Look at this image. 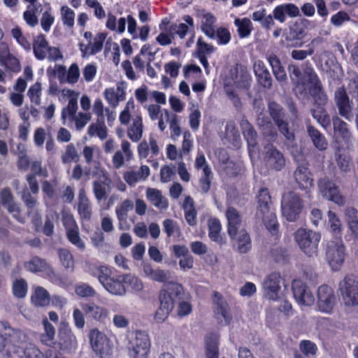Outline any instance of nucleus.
<instances>
[{"label": "nucleus", "instance_id": "nucleus-1", "mask_svg": "<svg viewBox=\"0 0 358 358\" xmlns=\"http://www.w3.org/2000/svg\"><path fill=\"white\" fill-rule=\"evenodd\" d=\"M257 219L262 221L266 229L273 234L278 233L279 224L273 208L271 197L267 188H261L256 196Z\"/></svg>", "mask_w": 358, "mask_h": 358}, {"label": "nucleus", "instance_id": "nucleus-2", "mask_svg": "<svg viewBox=\"0 0 358 358\" xmlns=\"http://www.w3.org/2000/svg\"><path fill=\"white\" fill-rule=\"evenodd\" d=\"M288 71L292 81L299 83L301 90L300 94L307 99L313 97V68L310 62H307L302 67V71L299 66L289 64Z\"/></svg>", "mask_w": 358, "mask_h": 358}, {"label": "nucleus", "instance_id": "nucleus-3", "mask_svg": "<svg viewBox=\"0 0 358 358\" xmlns=\"http://www.w3.org/2000/svg\"><path fill=\"white\" fill-rule=\"evenodd\" d=\"M143 272L151 280L163 282L164 288L162 290H167L171 292V294H174L176 297L181 294L182 287L180 284L173 280L172 273L170 271L159 268L155 269L150 264H145L143 265Z\"/></svg>", "mask_w": 358, "mask_h": 358}, {"label": "nucleus", "instance_id": "nucleus-4", "mask_svg": "<svg viewBox=\"0 0 358 358\" xmlns=\"http://www.w3.org/2000/svg\"><path fill=\"white\" fill-rule=\"evenodd\" d=\"M90 344L93 352L99 358H108L113 352V344L106 334L97 328L92 329L88 334Z\"/></svg>", "mask_w": 358, "mask_h": 358}, {"label": "nucleus", "instance_id": "nucleus-5", "mask_svg": "<svg viewBox=\"0 0 358 358\" xmlns=\"http://www.w3.org/2000/svg\"><path fill=\"white\" fill-rule=\"evenodd\" d=\"M268 112L280 134L288 141H294V134L290 129L289 122L285 120V110L283 107L275 101H269Z\"/></svg>", "mask_w": 358, "mask_h": 358}, {"label": "nucleus", "instance_id": "nucleus-6", "mask_svg": "<svg viewBox=\"0 0 358 358\" xmlns=\"http://www.w3.org/2000/svg\"><path fill=\"white\" fill-rule=\"evenodd\" d=\"M342 300L345 306H358V278L353 274H348L339 283Z\"/></svg>", "mask_w": 358, "mask_h": 358}, {"label": "nucleus", "instance_id": "nucleus-7", "mask_svg": "<svg viewBox=\"0 0 358 358\" xmlns=\"http://www.w3.org/2000/svg\"><path fill=\"white\" fill-rule=\"evenodd\" d=\"M302 208L301 200L296 193L289 192L283 194L281 210L282 215L287 221H296L299 217Z\"/></svg>", "mask_w": 358, "mask_h": 358}, {"label": "nucleus", "instance_id": "nucleus-8", "mask_svg": "<svg viewBox=\"0 0 358 358\" xmlns=\"http://www.w3.org/2000/svg\"><path fill=\"white\" fill-rule=\"evenodd\" d=\"M345 248L341 238H336L327 243V260L333 271H339L345 261Z\"/></svg>", "mask_w": 358, "mask_h": 358}, {"label": "nucleus", "instance_id": "nucleus-9", "mask_svg": "<svg viewBox=\"0 0 358 358\" xmlns=\"http://www.w3.org/2000/svg\"><path fill=\"white\" fill-rule=\"evenodd\" d=\"M24 268L27 271L32 273H42L43 276L52 282H56L58 276L54 271L52 266L38 256L32 257L29 261L24 263Z\"/></svg>", "mask_w": 358, "mask_h": 358}, {"label": "nucleus", "instance_id": "nucleus-10", "mask_svg": "<svg viewBox=\"0 0 358 358\" xmlns=\"http://www.w3.org/2000/svg\"><path fill=\"white\" fill-rule=\"evenodd\" d=\"M130 358H147L150 351V340L147 334L143 331H137L135 338L130 343Z\"/></svg>", "mask_w": 358, "mask_h": 358}, {"label": "nucleus", "instance_id": "nucleus-11", "mask_svg": "<svg viewBox=\"0 0 358 358\" xmlns=\"http://www.w3.org/2000/svg\"><path fill=\"white\" fill-rule=\"evenodd\" d=\"M319 191L322 196L338 206L345 203V197L341 194L338 187L333 182L322 179L318 182Z\"/></svg>", "mask_w": 358, "mask_h": 358}, {"label": "nucleus", "instance_id": "nucleus-12", "mask_svg": "<svg viewBox=\"0 0 358 358\" xmlns=\"http://www.w3.org/2000/svg\"><path fill=\"white\" fill-rule=\"evenodd\" d=\"M334 101L340 115L348 121L353 119L352 103L344 87H338L334 94Z\"/></svg>", "mask_w": 358, "mask_h": 358}, {"label": "nucleus", "instance_id": "nucleus-13", "mask_svg": "<svg viewBox=\"0 0 358 358\" xmlns=\"http://www.w3.org/2000/svg\"><path fill=\"white\" fill-rule=\"evenodd\" d=\"M282 278L279 273L273 272L267 275L262 283L264 296L269 300L277 301L279 299L280 282Z\"/></svg>", "mask_w": 358, "mask_h": 358}, {"label": "nucleus", "instance_id": "nucleus-14", "mask_svg": "<svg viewBox=\"0 0 358 358\" xmlns=\"http://www.w3.org/2000/svg\"><path fill=\"white\" fill-rule=\"evenodd\" d=\"M264 150V160L267 167L276 171H280L285 166L282 153L271 144L266 145Z\"/></svg>", "mask_w": 358, "mask_h": 358}, {"label": "nucleus", "instance_id": "nucleus-15", "mask_svg": "<svg viewBox=\"0 0 358 358\" xmlns=\"http://www.w3.org/2000/svg\"><path fill=\"white\" fill-rule=\"evenodd\" d=\"M174 294L167 290H161L159 293L160 306L155 315V320L157 322H162L167 318L170 312L174 307Z\"/></svg>", "mask_w": 358, "mask_h": 358}, {"label": "nucleus", "instance_id": "nucleus-16", "mask_svg": "<svg viewBox=\"0 0 358 358\" xmlns=\"http://www.w3.org/2000/svg\"><path fill=\"white\" fill-rule=\"evenodd\" d=\"M240 127L242 131L244 139L248 143V148L250 155L255 152L258 146V134L255 127L250 123V122L243 118L240 122Z\"/></svg>", "mask_w": 358, "mask_h": 358}, {"label": "nucleus", "instance_id": "nucleus-17", "mask_svg": "<svg viewBox=\"0 0 358 358\" xmlns=\"http://www.w3.org/2000/svg\"><path fill=\"white\" fill-rule=\"evenodd\" d=\"M317 306L320 311L329 313L332 310L335 297L330 287L320 286L317 290Z\"/></svg>", "mask_w": 358, "mask_h": 358}, {"label": "nucleus", "instance_id": "nucleus-18", "mask_svg": "<svg viewBox=\"0 0 358 358\" xmlns=\"http://www.w3.org/2000/svg\"><path fill=\"white\" fill-rule=\"evenodd\" d=\"M234 250L240 254H246L252 248L250 236L247 231L241 229L236 234L229 236Z\"/></svg>", "mask_w": 358, "mask_h": 358}, {"label": "nucleus", "instance_id": "nucleus-19", "mask_svg": "<svg viewBox=\"0 0 358 358\" xmlns=\"http://www.w3.org/2000/svg\"><path fill=\"white\" fill-rule=\"evenodd\" d=\"M80 307L87 317L100 322H104L109 315V311L107 308L100 306L92 301L82 303Z\"/></svg>", "mask_w": 358, "mask_h": 358}, {"label": "nucleus", "instance_id": "nucleus-20", "mask_svg": "<svg viewBox=\"0 0 358 358\" xmlns=\"http://www.w3.org/2000/svg\"><path fill=\"white\" fill-rule=\"evenodd\" d=\"M22 336V331L11 328L6 322H0V351L5 348V342H17Z\"/></svg>", "mask_w": 358, "mask_h": 358}, {"label": "nucleus", "instance_id": "nucleus-21", "mask_svg": "<svg viewBox=\"0 0 358 358\" xmlns=\"http://www.w3.org/2000/svg\"><path fill=\"white\" fill-rule=\"evenodd\" d=\"M312 231L301 228L295 233V240L298 243L301 250L308 257L313 255V246L312 241Z\"/></svg>", "mask_w": 358, "mask_h": 358}, {"label": "nucleus", "instance_id": "nucleus-22", "mask_svg": "<svg viewBox=\"0 0 358 358\" xmlns=\"http://www.w3.org/2000/svg\"><path fill=\"white\" fill-rule=\"evenodd\" d=\"M292 292L294 298L301 303L306 306L313 304V296L307 287L300 280H294L292 282Z\"/></svg>", "mask_w": 358, "mask_h": 358}, {"label": "nucleus", "instance_id": "nucleus-23", "mask_svg": "<svg viewBox=\"0 0 358 358\" xmlns=\"http://www.w3.org/2000/svg\"><path fill=\"white\" fill-rule=\"evenodd\" d=\"M214 313L217 319L220 322H224L226 324L230 320L229 315V306L223 296L217 292H214Z\"/></svg>", "mask_w": 358, "mask_h": 358}, {"label": "nucleus", "instance_id": "nucleus-24", "mask_svg": "<svg viewBox=\"0 0 358 358\" xmlns=\"http://www.w3.org/2000/svg\"><path fill=\"white\" fill-rule=\"evenodd\" d=\"M254 72L258 83L268 90L272 88L273 79L271 75L263 62L258 60L254 64Z\"/></svg>", "mask_w": 358, "mask_h": 358}, {"label": "nucleus", "instance_id": "nucleus-25", "mask_svg": "<svg viewBox=\"0 0 358 358\" xmlns=\"http://www.w3.org/2000/svg\"><path fill=\"white\" fill-rule=\"evenodd\" d=\"M294 176L301 189H308L312 187L313 175L306 164H301L298 166L294 172Z\"/></svg>", "mask_w": 358, "mask_h": 358}, {"label": "nucleus", "instance_id": "nucleus-26", "mask_svg": "<svg viewBox=\"0 0 358 358\" xmlns=\"http://www.w3.org/2000/svg\"><path fill=\"white\" fill-rule=\"evenodd\" d=\"M226 217L228 222L227 232L229 236L236 234V232L241 229V217L238 211L234 207H228L226 211Z\"/></svg>", "mask_w": 358, "mask_h": 358}, {"label": "nucleus", "instance_id": "nucleus-27", "mask_svg": "<svg viewBox=\"0 0 358 358\" xmlns=\"http://www.w3.org/2000/svg\"><path fill=\"white\" fill-rule=\"evenodd\" d=\"M24 338V336L17 342H5V348L0 351L1 358H24V350L17 345Z\"/></svg>", "mask_w": 358, "mask_h": 358}, {"label": "nucleus", "instance_id": "nucleus-28", "mask_svg": "<svg viewBox=\"0 0 358 358\" xmlns=\"http://www.w3.org/2000/svg\"><path fill=\"white\" fill-rule=\"evenodd\" d=\"M146 197L158 209L166 210L169 207L167 199L157 189L148 187L146 190Z\"/></svg>", "mask_w": 358, "mask_h": 358}, {"label": "nucleus", "instance_id": "nucleus-29", "mask_svg": "<svg viewBox=\"0 0 358 358\" xmlns=\"http://www.w3.org/2000/svg\"><path fill=\"white\" fill-rule=\"evenodd\" d=\"M103 287L113 295L122 296L127 293L124 282L122 280V275H117L116 278L111 277V280H108Z\"/></svg>", "mask_w": 358, "mask_h": 358}, {"label": "nucleus", "instance_id": "nucleus-30", "mask_svg": "<svg viewBox=\"0 0 358 358\" xmlns=\"http://www.w3.org/2000/svg\"><path fill=\"white\" fill-rule=\"evenodd\" d=\"M150 175V168L143 165L137 171L131 170L124 173V179L130 185L134 186L141 180H145Z\"/></svg>", "mask_w": 358, "mask_h": 358}, {"label": "nucleus", "instance_id": "nucleus-31", "mask_svg": "<svg viewBox=\"0 0 358 358\" xmlns=\"http://www.w3.org/2000/svg\"><path fill=\"white\" fill-rule=\"evenodd\" d=\"M78 211L83 219L89 220L92 215V205L85 190L80 189L78 192Z\"/></svg>", "mask_w": 358, "mask_h": 358}, {"label": "nucleus", "instance_id": "nucleus-32", "mask_svg": "<svg viewBox=\"0 0 358 358\" xmlns=\"http://www.w3.org/2000/svg\"><path fill=\"white\" fill-rule=\"evenodd\" d=\"M345 220L350 234L358 240V211L352 207H348L345 210Z\"/></svg>", "mask_w": 358, "mask_h": 358}, {"label": "nucleus", "instance_id": "nucleus-33", "mask_svg": "<svg viewBox=\"0 0 358 358\" xmlns=\"http://www.w3.org/2000/svg\"><path fill=\"white\" fill-rule=\"evenodd\" d=\"M50 46L44 34H39L35 37L33 43L34 56L38 60H43L47 56Z\"/></svg>", "mask_w": 358, "mask_h": 358}, {"label": "nucleus", "instance_id": "nucleus-34", "mask_svg": "<svg viewBox=\"0 0 358 358\" xmlns=\"http://www.w3.org/2000/svg\"><path fill=\"white\" fill-rule=\"evenodd\" d=\"M143 132V125L142 117L139 115L134 116L132 119V123L128 127L127 136L133 142L139 141Z\"/></svg>", "mask_w": 358, "mask_h": 358}, {"label": "nucleus", "instance_id": "nucleus-35", "mask_svg": "<svg viewBox=\"0 0 358 358\" xmlns=\"http://www.w3.org/2000/svg\"><path fill=\"white\" fill-rule=\"evenodd\" d=\"M225 136L222 138L224 144L229 143L234 148H238L241 145V136L238 129L233 123H228L225 127Z\"/></svg>", "mask_w": 358, "mask_h": 358}, {"label": "nucleus", "instance_id": "nucleus-36", "mask_svg": "<svg viewBox=\"0 0 358 358\" xmlns=\"http://www.w3.org/2000/svg\"><path fill=\"white\" fill-rule=\"evenodd\" d=\"M332 121L335 135L337 137L342 138L346 143H348L351 138V134L348 124L337 116L333 117Z\"/></svg>", "mask_w": 358, "mask_h": 358}, {"label": "nucleus", "instance_id": "nucleus-37", "mask_svg": "<svg viewBox=\"0 0 358 358\" xmlns=\"http://www.w3.org/2000/svg\"><path fill=\"white\" fill-rule=\"evenodd\" d=\"M110 180L108 182L101 180H95L93 182V192L99 202L107 199L110 192Z\"/></svg>", "mask_w": 358, "mask_h": 358}, {"label": "nucleus", "instance_id": "nucleus-38", "mask_svg": "<svg viewBox=\"0 0 358 358\" xmlns=\"http://www.w3.org/2000/svg\"><path fill=\"white\" fill-rule=\"evenodd\" d=\"M215 17L212 14L208 13L203 15L201 30L211 39L215 38Z\"/></svg>", "mask_w": 358, "mask_h": 358}, {"label": "nucleus", "instance_id": "nucleus-39", "mask_svg": "<svg viewBox=\"0 0 358 358\" xmlns=\"http://www.w3.org/2000/svg\"><path fill=\"white\" fill-rule=\"evenodd\" d=\"M90 136H97L101 140H104L108 136L107 127L104 120H97L96 122L92 123L87 130Z\"/></svg>", "mask_w": 358, "mask_h": 358}, {"label": "nucleus", "instance_id": "nucleus-40", "mask_svg": "<svg viewBox=\"0 0 358 358\" xmlns=\"http://www.w3.org/2000/svg\"><path fill=\"white\" fill-rule=\"evenodd\" d=\"M31 301L38 306H45L50 303L49 293L42 287H38L31 296Z\"/></svg>", "mask_w": 358, "mask_h": 358}, {"label": "nucleus", "instance_id": "nucleus-41", "mask_svg": "<svg viewBox=\"0 0 358 358\" xmlns=\"http://www.w3.org/2000/svg\"><path fill=\"white\" fill-rule=\"evenodd\" d=\"M255 109L257 113V124L260 130L273 124L270 117L264 113L262 101H255Z\"/></svg>", "mask_w": 358, "mask_h": 358}, {"label": "nucleus", "instance_id": "nucleus-42", "mask_svg": "<svg viewBox=\"0 0 358 358\" xmlns=\"http://www.w3.org/2000/svg\"><path fill=\"white\" fill-rule=\"evenodd\" d=\"M234 24L238 28V36L241 38L248 37L253 29L250 20L247 17L237 18L235 20Z\"/></svg>", "mask_w": 358, "mask_h": 358}, {"label": "nucleus", "instance_id": "nucleus-43", "mask_svg": "<svg viewBox=\"0 0 358 358\" xmlns=\"http://www.w3.org/2000/svg\"><path fill=\"white\" fill-rule=\"evenodd\" d=\"M57 254L64 268L66 270L73 271L74 269V259L70 251L66 248H59L57 250Z\"/></svg>", "mask_w": 358, "mask_h": 358}, {"label": "nucleus", "instance_id": "nucleus-44", "mask_svg": "<svg viewBox=\"0 0 358 358\" xmlns=\"http://www.w3.org/2000/svg\"><path fill=\"white\" fill-rule=\"evenodd\" d=\"M45 332L41 335V341L47 345H51L55 335V327L47 320H43Z\"/></svg>", "mask_w": 358, "mask_h": 358}, {"label": "nucleus", "instance_id": "nucleus-45", "mask_svg": "<svg viewBox=\"0 0 358 358\" xmlns=\"http://www.w3.org/2000/svg\"><path fill=\"white\" fill-rule=\"evenodd\" d=\"M60 343L65 348H72L76 345V338L69 329H61L59 331Z\"/></svg>", "mask_w": 358, "mask_h": 358}, {"label": "nucleus", "instance_id": "nucleus-46", "mask_svg": "<svg viewBox=\"0 0 358 358\" xmlns=\"http://www.w3.org/2000/svg\"><path fill=\"white\" fill-rule=\"evenodd\" d=\"M63 164H69L72 162H77L80 159L78 151L73 143L66 145L65 152L61 156Z\"/></svg>", "mask_w": 358, "mask_h": 358}, {"label": "nucleus", "instance_id": "nucleus-47", "mask_svg": "<svg viewBox=\"0 0 358 358\" xmlns=\"http://www.w3.org/2000/svg\"><path fill=\"white\" fill-rule=\"evenodd\" d=\"M29 190L25 187L22 191L21 199L28 210V214H30L34 208L38 203L35 194H31Z\"/></svg>", "mask_w": 358, "mask_h": 358}, {"label": "nucleus", "instance_id": "nucleus-48", "mask_svg": "<svg viewBox=\"0 0 358 358\" xmlns=\"http://www.w3.org/2000/svg\"><path fill=\"white\" fill-rule=\"evenodd\" d=\"M327 96L322 88L321 83L315 75V103L323 106L327 103Z\"/></svg>", "mask_w": 358, "mask_h": 358}, {"label": "nucleus", "instance_id": "nucleus-49", "mask_svg": "<svg viewBox=\"0 0 358 358\" xmlns=\"http://www.w3.org/2000/svg\"><path fill=\"white\" fill-rule=\"evenodd\" d=\"M271 257L279 264H285L288 260V253L285 248L280 246H275L271 249Z\"/></svg>", "mask_w": 358, "mask_h": 358}, {"label": "nucleus", "instance_id": "nucleus-50", "mask_svg": "<svg viewBox=\"0 0 358 358\" xmlns=\"http://www.w3.org/2000/svg\"><path fill=\"white\" fill-rule=\"evenodd\" d=\"M134 208V203L131 200H124L120 206L116 208V214L120 222L126 220L127 218V213Z\"/></svg>", "mask_w": 358, "mask_h": 358}, {"label": "nucleus", "instance_id": "nucleus-51", "mask_svg": "<svg viewBox=\"0 0 358 358\" xmlns=\"http://www.w3.org/2000/svg\"><path fill=\"white\" fill-rule=\"evenodd\" d=\"M203 176L199 180L201 189L203 193H207L210 187L213 173L209 166L206 165L203 169Z\"/></svg>", "mask_w": 358, "mask_h": 358}, {"label": "nucleus", "instance_id": "nucleus-52", "mask_svg": "<svg viewBox=\"0 0 358 358\" xmlns=\"http://www.w3.org/2000/svg\"><path fill=\"white\" fill-rule=\"evenodd\" d=\"M220 231L221 224L217 219L208 220V236L212 241H219Z\"/></svg>", "mask_w": 358, "mask_h": 358}, {"label": "nucleus", "instance_id": "nucleus-53", "mask_svg": "<svg viewBox=\"0 0 358 358\" xmlns=\"http://www.w3.org/2000/svg\"><path fill=\"white\" fill-rule=\"evenodd\" d=\"M27 292V283L25 280L17 279L13 283V295L17 298H24Z\"/></svg>", "mask_w": 358, "mask_h": 358}, {"label": "nucleus", "instance_id": "nucleus-54", "mask_svg": "<svg viewBox=\"0 0 358 358\" xmlns=\"http://www.w3.org/2000/svg\"><path fill=\"white\" fill-rule=\"evenodd\" d=\"M75 292L77 295L83 298H92L96 295L95 289L90 285L84 282L76 285Z\"/></svg>", "mask_w": 358, "mask_h": 358}, {"label": "nucleus", "instance_id": "nucleus-55", "mask_svg": "<svg viewBox=\"0 0 358 358\" xmlns=\"http://www.w3.org/2000/svg\"><path fill=\"white\" fill-rule=\"evenodd\" d=\"M78 109V101L77 98H71L68 106L64 108L62 111V119L63 120V124H65L67 115L70 118L76 115V113Z\"/></svg>", "mask_w": 358, "mask_h": 358}, {"label": "nucleus", "instance_id": "nucleus-56", "mask_svg": "<svg viewBox=\"0 0 358 358\" xmlns=\"http://www.w3.org/2000/svg\"><path fill=\"white\" fill-rule=\"evenodd\" d=\"M122 280L124 284L130 285L135 292H140L143 288L141 280L131 273L122 274Z\"/></svg>", "mask_w": 358, "mask_h": 358}, {"label": "nucleus", "instance_id": "nucleus-57", "mask_svg": "<svg viewBox=\"0 0 358 358\" xmlns=\"http://www.w3.org/2000/svg\"><path fill=\"white\" fill-rule=\"evenodd\" d=\"M68 240L80 250H84L85 244L80 237L78 228L66 231Z\"/></svg>", "mask_w": 358, "mask_h": 358}, {"label": "nucleus", "instance_id": "nucleus-58", "mask_svg": "<svg viewBox=\"0 0 358 358\" xmlns=\"http://www.w3.org/2000/svg\"><path fill=\"white\" fill-rule=\"evenodd\" d=\"M328 224L334 234L337 235L341 231V222L335 213L329 210L328 212Z\"/></svg>", "mask_w": 358, "mask_h": 358}, {"label": "nucleus", "instance_id": "nucleus-59", "mask_svg": "<svg viewBox=\"0 0 358 358\" xmlns=\"http://www.w3.org/2000/svg\"><path fill=\"white\" fill-rule=\"evenodd\" d=\"M41 91V84L39 82H36L34 85L30 87L27 92V96L30 99V101L36 105L40 104Z\"/></svg>", "mask_w": 358, "mask_h": 358}, {"label": "nucleus", "instance_id": "nucleus-60", "mask_svg": "<svg viewBox=\"0 0 358 358\" xmlns=\"http://www.w3.org/2000/svg\"><path fill=\"white\" fill-rule=\"evenodd\" d=\"M61 13L64 24L72 27L74 24V11L67 6H62L61 8Z\"/></svg>", "mask_w": 358, "mask_h": 358}, {"label": "nucleus", "instance_id": "nucleus-61", "mask_svg": "<svg viewBox=\"0 0 358 358\" xmlns=\"http://www.w3.org/2000/svg\"><path fill=\"white\" fill-rule=\"evenodd\" d=\"M91 119L90 113H78L77 115L71 117V120L75 121L77 130H81Z\"/></svg>", "mask_w": 358, "mask_h": 358}, {"label": "nucleus", "instance_id": "nucleus-62", "mask_svg": "<svg viewBox=\"0 0 358 358\" xmlns=\"http://www.w3.org/2000/svg\"><path fill=\"white\" fill-rule=\"evenodd\" d=\"M336 161L340 169L345 172L349 171L352 166L351 158L345 154L339 153Z\"/></svg>", "mask_w": 358, "mask_h": 358}, {"label": "nucleus", "instance_id": "nucleus-63", "mask_svg": "<svg viewBox=\"0 0 358 358\" xmlns=\"http://www.w3.org/2000/svg\"><path fill=\"white\" fill-rule=\"evenodd\" d=\"M306 30L303 24L301 23H295L290 27L289 37L290 39H301L305 35Z\"/></svg>", "mask_w": 358, "mask_h": 358}, {"label": "nucleus", "instance_id": "nucleus-64", "mask_svg": "<svg viewBox=\"0 0 358 358\" xmlns=\"http://www.w3.org/2000/svg\"><path fill=\"white\" fill-rule=\"evenodd\" d=\"M106 34L103 33H99L94 39V43L90 48V55H95L99 52L103 48V41L106 39Z\"/></svg>", "mask_w": 358, "mask_h": 358}]
</instances>
